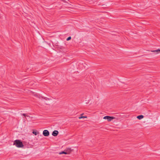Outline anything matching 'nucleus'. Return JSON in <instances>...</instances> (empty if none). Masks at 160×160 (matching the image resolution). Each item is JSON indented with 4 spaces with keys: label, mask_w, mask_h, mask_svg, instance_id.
I'll return each instance as SVG.
<instances>
[{
    "label": "nucleus",
    "mask_w": 160,
    "mask_h": 160,
    "mask_svg": "<svg viewBox=\"0 0 160 160\" xmlns=\"http://www.w3.org/2000/svg\"><path fill=\"white\" fill-rule=\"evenodd\" d=\"M13 145H15L18 148H22L24 146L22 142L20 140L18 139L14 141Z\"/></svg>",
    "instance_id": "obj_1"
},
{
    "label": "nucleus",
    "mask_w": 160,
    "mask_h": 160,
    "mask_svg": "<svg viewBox=\"0 0 160 160\" xmlns=\"http://www.w3.org/2000/svg\"><path fill=\"white\" fill-rule=\"evenodd\" d=\"M103 118L105 119H107L108 122H110L112 120L115 118V117H113L109 116H104Z\"/></svg>",
    "instance_id": "obj_2"
},
{
    "label": "nucleus",
    "mask_w": 160,
    "mask_h": 160,
    "mask_svg": "<svg viewBox=\"0 0 160 160\" xmlns=\"http://www.w3.org/2000/svg\"><path fill=\"white\" fill-rule=\"evenodd\" d=\"M43 134L44 136L47 137L49 135V132L48 130H44L43 132Z\"/></svg>",
    "instance_id": "obj_3"
},
{
    "label": "nucleus",
    "mask_w": 160,
    "mask_h": 160,
    "mask_svg": "<svg viewBox=\"0 0 160 160\" xmlns=\"http://www.w3.org/2000/svg\"><path fill=\"white\" fill-rule=\"evenodd\" d=\"M58 134V132L57 130H55L53 131L52 133V135L53 136L55 137L57 136Z\"/></svg>",
    "instance_id": "obj_4"
},
{
    "label": "nucleus",
    "mask_w": 160,
    "mask_h": 160,
    "mask_svg": "<svg viewBox=\"0 0 160 160\" xmlns=\"http://www.w3.org/2000/svg\"><path fill=\"white\" fill-rule=\"evenodd\" d=\"M65 150L66 152L67 153V154H69L71 152L72 150L70 148H67Z\"/></svg>",
    "instance_id": "obj_5"
},
{
    "label": "nucleus",
    "mask_w": 160,
    "mask_h": 160,
    "mask_svg": "<svg viewBox=\"0 0 160 160\" xmlns=\"http://www.w3.org/2000/svg\"><path fill=\"white\" fill-rule=\"evenodd\" d=\"M151 52H155L156 54H157L159 53L160 52V49H158L155 50H152L151 51Z\"/></svg>",
    "instance_id": "obj_6"
},
{
    "label": "nucleus",
    "mask_w": 160,
    "mask_h": 160,
    "mask_svg": "<svg viewBox=\"0 0 160 160\" xmlns=\"http://www.w3.org/2000/svg\"><path fill=\"white\" fill-rule=\"evenodd\" d=\"M144 117V116L142 115H140L137 116V118L139 120H140L143 118Z\"/></svg>",
    "instance_id": "obj_7"
},
{
    "label": "nucleus",
    "mask_w": 160,
    "mask_h": 160,
    "mask_svg": "<svg viewBox=\"0 0 160 160\" xmlns=\"http://www.w3.org/2000/svg\"><path fill=\"white\" fill-rule=\"evenodd\" d=\"M32 133L35 135H36L39 133V132H37L36 130H33L32 131Z\"/></svg>",
    "instance_id": "obj_8"
},
{
    "label": "nucleus",
    "mask_w": 160,
    "mask_h": 160,
    "mask_svg": "<svg viewBox=\"0 0 160 160\" xmlns=\"http://www.w3.org/2000/svg\"><path fill=\"white\" fill-rule=\"evenodd\" d=\"M84 114V113H82V114H81V116L80 117H79L78 118L79 119H81V118H87V117L86 116H82V115H83V114Z\"/></svg>",
    "instance_id": "obj_9"
},
{
    "label": "nucleus",
    "mask_w": 160,
    "mask_h": 160,
    "mask_svg": "<svg viewBox=\"0 0 160 160\" xmlns=\"http://www.w3.org/2000/svg\"><path fill=\"white\" fill-rule=\"evenodd\" d=\"M59 154H67V153L65 151V150L64 151H63L61 152H59Z\"/></svg>",
    "instance_id": "obj_10"
},
{
    "label": "nucleus",
    "mask_w": 160,
    "mask_h": 160,
    "mask_svg": "<svg viewBox=\"0 0 160 160\" xmlns=\"http://www.w3.org/2000/svg\"><path fill=\"white\" fill-rule=\"evenodd\" d=\"M43 99H45L46 100H49L51 99L50 98L45 97H44Z\"/></svg>",
    "instance_id": "obj_11"
},
{
    "label": "nucleus",
    "mask_w": 160,
    "mask_h": 160,
    "mask_svg": "<svg viewBox=\"0 0 160 160\" xmlns=\"http://www.w3.org/2000/svg\"><path fill=\"white\" fill-rule=\"evenodd\" d=\"M44 97L40 95H39V96L38 97V98L40 99H43Z\"/></svg>",
    "instance_id": "obj_12"
},
{
    "label": "nucleus",
    "mask_w": 160,
    "mask_h": 160,
    "mask_svg": "<svg viewBox=\"0 0 160 160\" xmlns=\"http://www.w3.org/2000/svg\"><path fill=\"white\" fill-rule=\"evenodd\" d=\"M71 39V37L70 36V37H68L67 38L66 40L67 41H69V40H70Z\"/></svg>",
    "instance_id": "obj_13"
},
{
    "label": "nucleus",
    "mask_w": 160,
    "mask_h": 160,
    "mask_svg": "<svg viewBox=\"0 0 160 160\" xmlns=\"http://www.w3.org/2000/svg\"><path fill=\"white\" fill-rule=\"evenodd\" d=\"M22 115L24 116L25 117H29V116L28 115H26V114L25 113H23L22 114Z\"/></svg>",
    "instance_id": "obj_14"
}]
</instances>
